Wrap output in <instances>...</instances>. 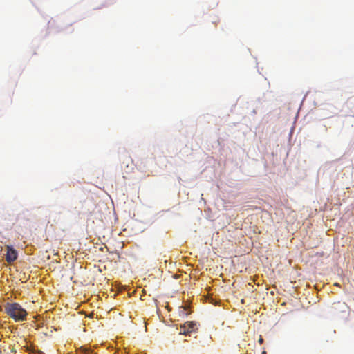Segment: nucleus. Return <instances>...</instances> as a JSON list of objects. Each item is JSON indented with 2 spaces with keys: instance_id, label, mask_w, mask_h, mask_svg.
I'll return each instance as SVG.
<instances>
[{
  "instance_id": "1",
  "label": "nucleus",
  "mask_w": 354,
  "mask_h": 354,
  "mask_svg": "<svg viewBox=\"0 0 354 354\" xmlns=\"http://www.w3.org/2000/svg\"><path fill=\"white\" fill-rule=\"evenodd\" d=\"M6 312L11 318L17 322L26 319L27 313L19 304H8L6 306Z\"/></svg>"
},
{
  "instance_id": "2",
  "label": "nucleus",
  "mask_w": 354,
  "mask_h": 354,
  "mask_svg": "<svg viewBox=\"0 0 354 354\" xmlns=\"http://www.w3.org/2000/svg\"><path fill=\"white\" fill-rule=\"evenodd\" d=\"M196 324L193 322H186L180 326V334L187 335L194 330Z\"/></svg>"
},
{
  "instance_id": "3",
  "label": "nucleus",
  "mask_w": 354,
  "mask_h": 354,
  "mask_svg": "<svg viewBox=\"0 0 354 354\" xmlns=\"http://www.w3.org/2000/svg\"><path fill=\"white\" fill-rule=\"evenodd\" d=\"M17 258V251L11 246H7V253L6 256V260L8 263L15 261Z\"/></svg>"
},
{
  "instance_id": "4",
  "label": "nucleus",
  "mask_w": 354,
  "mask_h": 354,
  "mask_svg": "<svg viewBox=\"0 0 354 354\" xmlns=\"http://www.w3.org/2000/svg\"><path fill=\"white\" fill-rule=\"evenodd\" d=\"M129 162H132L131 159L127 160L126 162L124 161H123L122 164H126V168L129 169V167H130L129 170H131L133 169V163L131 162V165H129Z\"/></svg>"
},
{
  "instance_id": "5",
  "label": "nucleus",
  "mask_w": 354,
  "mask_h": 354,
  "mask_svg": "<svg viewBox=\"0 0 354 354\" xmlns=\"http://www.w3.org/2000/svg\"><path fill=\"white\" fill-rule=\"evenodd\" d=\"M258 342H259V343L260 344H262L263 343V337H262L261 336H260V337H259V339Z\"/></svg>"
}]
</instances>
